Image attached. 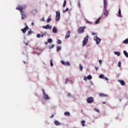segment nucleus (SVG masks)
Masks as SVG:
<instances>
[{"label":"nucleus","instance_id":"nucleus-8","mask_svg":"<svg viewBox=\"0 0 128 128\" xmlns=\"http://www.w3.org/2000/svg\"><path fill=\"white\" fill-rule=\"evenodd\" d=\"M16 10H19L20 12H22V10H24V7L18 6L16 8Z\"/></svg>","mask_w":128,"mask_h":128},{"label":"nucleus","instance_id":"nucleus-1","mask_svg":"<svg viewBox=\"0 0 128 128\" xmlns=\"http://www.w3.org/2000/svg\"><path fill=\"white\" fill-rule=\"evenodd\" d=\"M88 42V36H85L82 41V44H83L84 46H86V44H87Z\"/></svg>","mask_w":128,"mask_h":128},{"label":"nucleus","instance_id":"nucleus-46","mask_svg":"<svg viewBox=\"0 0 128 128\" xmlns=\"http://www.w3.org/2000/svg\"><path fill=\"white\" fill-rule=\"evenodd\" d=\"M71 96V95H70V92H68V94H67V96Z\"/></svg>","mask_w":128,"mask_h":128},{"label":"nucleus","instance_id":"nucleus-42","mask_svg":"<svg viewBox=\"0 0 128 128\" xmlns=\"http://www.w3.org/2000/svg\"><path fill=\"white\" fill-rule=\"evenodd\" d=\"M95 70H99L98 67V66H95Z\"/></svg>","mask_w":128,"mask_h":128},{"label":"nucleus","instance_id":"nucleus-23","mask_svg":"<svg viewBox=\"0 0 128 128\" xmlns=\"http://www.w3.org/2000/svg\"><path fill=\"white\" fill-rule=\"evenodd\" d=\"M106 4H108V2H106V0H104V6L106 7Z\"/></svg>","mask_w":128,"mask_h":128},{"label":"nucleus","instance_id":"nucleus-28","mask_svg":"<svg viewBox=\"0 0 128 128\" xmlns=\"http://www.w3.org/2000/svg\"><path fill=\"white\" fill-rule=\"evenodd\" d=\"M54 44H52V46H49L48 48L50 50H52V48H54Z\"/></svg>","mask_w":128,"mask_h":128},{"label":"nucleus","instance_id":"nucleus-9","mask_svg":"<svg viewBox=\"0 0 128 128\" xmlns=\"http://www.w3.org/2000/svg\"><path fill=\"white\" fill-rule=\"evenodd\" d=\"M42 90L44 94V98H46V100H50V98L48 97V95L46 94V92H44V89H42Z\"/></svg>","mask_w":128,"mask_h":128},{"label":"nucleus","instance_id":"nucleus-31","mask_svg":"<svg viewBox=\"0 0 128 128\" xmlns=\"http://www.w3.org/2000/svg\"><path fill=\"white\" fill-rule=\"evenodd\" d=\"M94 110L96 112H100V110L98 108H94Z\"/></svg>","mask_w":128,"mask_h":128},{"label":"nucleus","instance_id":"nucleus-16","mask_svg":"<svg viewBox=\"0 0 128 128\" xmlns=\"http://www.w3.org/2000/svg\"><path fill=\"white\" fill-rule=\"evenodd\" d=\"M99 96L106 97V96H108V95L106 94H99Z\"/></svg>","mask_w":128,"mask_h":128},{"label":"nucleus","instance_id":"nucleus-54","mask_svg":"<svg viewBox=\"0 0 128 128\" xmlns=\"http://www.w3.org/2000/svg\"><path fill=\"white\" fill-rule=\"evenodd\" d=\"M44 36V34L42 35L41 37L42 38Z\"/></svg>","mask_w":128,"mask_h":128},{"label":"nucleus","instance_id":"nucleus-7","mask_svg":"<svg viewBox=\"0 0 128 128\" xmlns=\"http://www.w3.org/2000/svg\"><path fill=\"white\" fill-rule=\"evenodd\" d=\"M94 40H96V44H100V40H100V38H98V36H94Z\"/></svg>","mask_w":128,"mask_h":128},{"label":"nucleus","instance_id":"nucleus-56","mask_svg":"<svg viewBox=\"0 0 128 128\" xmlns=\"http://www.w3.org/2000/svg\"><path fill=\"white\" fill-rule=\"evenodd\" d=\"M48 44V42H46V44Z\"/></svg>","mask_w":128,"mask_h":128},{"label":"nucleus","instance_id":"nucleus-17","mask_svg":"<svg viewBox=\"0 0 128 128\" xmlns=\"http://www.w3.org/2000/svg\"><path fill=\"white\" fill-rule=\"evenodd\" d=\"M52 32H54V34H56V33L58 32V29H56V27H54L52 29Z\"/></svg>","mask_w":128,"mask_h":128},{"label":"nucleus","instance_id":"nucleus-15","mask_svg":"<svg viewBox=\"0 0 128 128\" xmlns=\"http://www.w3.org/2000/svg\"><path fill=\"white\" fill-rule=\"evenodd\" d=\"M54 124L56 126H60V122L58 120H55Z\"/></svg>","mask_w":128,"mask_h":128},{"label":"nucleus","instance_id":"nucleus-45","mask_svg":"<svg viewBox=\"0 0 128 128\" xmlns=\"http://www.w3.org/2000/svg\"><path fill=\"white\" fill-rule=\"evenodd\" d=\"M40 20H41L42 22H44V17H43V18Z\"/></svg>","mask_w":128,"mask_h":128},{"label":"nucleus","instance_id":"nucleus-33","mask_svg":"<svg viewBox=\"0 0 128 128\" xmlns=\"http://www.w3.org/2000/svg\"><path fill=\"white\" fill-rule=\"evenodd\" d=\"M48 42L50 44V42H52V38H49V39H48Z\"/></svg>","mask_w":128,"mask_h":128},{"label":"nucleus","instance_id":"nucleus-53","mask_svg":"<svg viewBox=\"0 0 128 128\" xmlns=\"http://www.w3.org/2000/svg\"><path fill=\"white\" fill-rule=\"evenodd\" d=\"M26 46H28V42L26 43Z\"/></svg>","mask_w":128,"mask_h":128},{"label":"nucleus","instance_id":"nucleus-18","mask_svg":"<svg viewBox=\"0 0 128 128\" xmlns=\"http://www.w3.org/2000/svg\"><path fill=\"white\" fill-rule=\"evenodd\" d=\"M64 114V116H70V114L68 112H65Z\"/></svg>","mask_w":128,"mask_h":128},{"label":"nucleus","instance_id":"nucleus-40","mask_svg":"<svg viewBox=\"0 0 128 128\" xmlns=\"http://www.w3.org/2000/svg\"><path fill=\"white\" fill-rule=\"evenodd\" d=\"M68 82V78H66L65 84H66Z\"/></svg>","mask_w":128,"mask_h":128},{"label":"nucleus","instance_id":"nucleus-32","mask_svg":"<svg viewBox=\"0 0 128 128\" xmlns=\"http://www.w3.org/2000/svg\"><path fill=\"white\" fill-rule=\"evenodd\" d=\"M87 78H88V80H92V76L88 75L87 76Z\"/></svg>","mask_w":128,"mask_h":128},{"label":"nucleus","instance_id":"nucleus-47","mask_svg":"<svg viewBox=\"0 0 128 128\" xmlns=\"http://www.w3.org/2000/svg\"><path fill=\"white\" fill-rule=\"evenodd\" d=\"M102 60H99V63L100 64H102Z\"/></svg>","mask_w":128,"mask_h":128},{"label":"nucleus","instance_id":"nucleus-34","mask_svg":"<svg viewBox=\"0 0 128 128\" xmlns=\"http://www.w3.org/2000/svg\"><path fill=\"white\" fill-rule=\"evenodd\" d=\"M50 64L51 66H54V64H52V60H50Z\"/></svg>","mask_w":128,"mask_h":128},{"label":"nucleus","instance_id":"nucleus-48","mask_svg":"<svg viewBox=\"0 0 128 128\" xmlns=\"http://www.w3.org/2000/svg\"><path fill=\"white\" fill-rule=\"evenodd\" d=\"M92 36H96V34L94 32H92Z\"/></svg>","mask_w":128,"mask_h":128},{"label":"nucleus","instance_id":"nucleus-41","mask_svg":"<svg viewBox=\"0 0 128 128\" xmlns=\"http://www.w3.org/2000/svg\"><path fill=\"white\" fill-rule=\"evenodd\" d=\"M36 36H37V38H40L41 35H40V34H38L36 35Z\"/></svg>","mask_w":128,"mask_h":128},{"label":"nucleus","instance_id":"nucleus-12","mask_svg":"<svg viewBox=\"0 0 128 128\" xmlns=\"http://www.w3.org/2000/svg\"><path fill=\"white\" fill-rule=\"evenodd\" d=\"M28 26L26 25V27L24 28L21 29V30L22 32L24 34V32H26V30H28Z\"/></svg>","mask_w":128,"mask_h":128},{"label":"nucleus","instance_id":"nucleus-25","mask_svg":"<svg viewBox=\"0 0 128 128\" xmlns=\"http://www.w3.org/2000/svg\"><path fill=\"white\" fill-rule=\"evenodd\" d=\"M100 78H104V75L102 74H100L99 76Z\"/></svg>","mask_w":128,"mask_h":128},{"label":"nucleus","instance_id":"nucleus-50","mask_svg":"<svg viewBox=\"0 0 128 128\" xmlns=\"http://www.w3.org/2000/svg\"><path fill=\"white\" fill-rule=\"evenodd\" d=\"M28 34H32V32H28Z\"/></svg>","mask_w":128,"mask_h":128},{"label":"nucleus","instance_id":"nucleus-24","mask_svg":"<svg viewBox=\"0 0 128 128\" xmlns=\"http://www.w3.org/2000/svg\"><path fill=\"white\" fill-rule=\"evenodd\" d=\"M100 18H98L97 20L96 21V24H100Z\"/></svg>","mask_w":128,"mask_h":128},{"label":"nucleus","instance_id":"nucleus-10","mask_svg":"<svg viewBox=\"0 0 128 128\" xmlns=\"http://www.w3.org/2000/svg\"><path fill=\"white\" fill-rule=\"evenodd\" d=\"M70 30H68L65 36V40H66L70 36Z\"/></svg>","mask_w":128,"mask_h":128},{"label":"nucleus","instance_id":"nucleus-2","mask_svg":"<svg viewBox=\"0 0 128 128\" xmlns=\"http://www.w3.org/2000/svg\"><path fill=\"white\" fill-rule=\"evenodd\" d=\"M60 11H56V22H58V20H60Z\"/></svg>","mask_w":128,"mask_h":128},{"label":"nucleus","instance_id":"nucleus-51","mask_svg":"<svg viewBox=\"0 0 128 128\" xmlns=\"http://www.w3.org/2000/svg\"><path fill=\"white\" fill-rule=\"evenodd\" d=\"M32 26H34V22H32Z\"/></svg>","mask_w":128,"mask_h":128},{"label":"nucleus","instance_id":"nucleus-14","mask_svg":"<svg viewBox=\"0 0 128 128\" xmlns=\"http://www.w3.org/2000/svg\"><path fill=\"white\" fill-rule=\"evenodd\" d=\"M118 18H122V11L120 10V8L118 10Z\"/></svg>","mask_w":128,"mask_h":128},{"label":"nucleus","instance_id":"nucleus-13","mask_svg":"<svg viewBox=\"0 0 128 128\" xmlns=\"http://www.w3.org/2000/svg\"><path fill=\"white\" fill-rule=\"evenodd\" d=\"M118 82H120L121 86H126V82L124 80H118Z\"/></svg>","mask_w":128,"mask_h":128},{"label":"nucleus","instance_id":"nucleus-29","mask_svg":"<svg viewBox=\"0 0 128 128\" xmlns=\"http://www.w3.org/2000/svg\"><path fill=\"white\" fill-rule=\"evenodd\" d=\"M66 0H64V4H63V8H64V6H66Z\"/></svg>","mask_w":128,"mask_h":128},{"label":"nucleus","instance_id":"nucleus-35","mask_svg":"<svg viewBox=\"0 0 128 128\" xmlns=\"http://www.w3.org/2000/svg\"><path fill=\"white\" fill-rule=\"evenodd\" d=\"M118 66L119 68H121V66H122V63L120 62H118Z\"/></svg>","mask_w":128,"mask_h":128},{"label":"nucleus","instance_id":"nucleus-11","mask_svg":"<svg viewBox=\"0 0 128 128\" xmlns=\"http://www.w3.org/2000/svg\"><path fill=\"white\" fill-rule=\"evenodd\" d=\"M42 28H44L45 30H50L52 28V26H50L49 24H48L46 26H43Z\"/></svg>","mask_w":128,"mask_h":128},{"label":"nucleus","instance_id":"nucleus-6","mask_svg":"<svg viewBox=\"0 0 128 128\" xmlns=\"http://www.w3.org/2000/svg\"><path fill=\"white\" fill-rule=\"evenodd\" d=\"M86 100L88 104H92V102H94V98L89 97L87 98Z\"/></svg>","mask_w":128,"mask_h":128},{"label":"nucleus","instance_id":"nucleus-21","mask_svg":"<svg viewBox=\"0 0 128 128\" xmlns=\"http://www.w3.org/2000/svg\"><path fill=\"white\" fill-rule=\"evenodd\" d=\"M124 56H126V58H128V52H126V51L124 50Z\"/></svg>","mask_w":128,"mask_h":128},{"label":"nucleus","instance_id":"nucleus-19","mask_svg":"<svg viewBox=\"0 0 128 128\" xmlns=\"http://www.w3.org/2000/svg\"><path fill=\"white\" fill-rule=\"evenodd\" d=\"M114 54H116V56H120V52H114Z\"/></svg>","mask_w":128,"mask_h":128},{"label":"nucleus","instance_id":"nucleus-52","mask_svg":"<svg viewBox=\"0 0 128 128\" xmlns=\"http://www.w3.org/2000/svg\"><path fill=\"white\" fill-rule=\"evenodd\" d=\"M102 104H106V102H102Z\"/></svg>","mask_w":128,"mask_h":128},{"label":"nucleus","instance_id":"nucleus-49","mask_svg":"<svg viewBox=\"0 0 128 128\" xmlns=\"http://www.w3.org/2000/svg\"><path fill=\"white\" fill-rule=\"evenodd\" d=\"M50 118H54V114L52 115Z\"/></svg>","mask_w":128,"mask_h":128},{"label":"nucleus","instance_id":"nucleus-37","mask_svg":"<svg viewBox=\"0 0 128 128\" xmlns=\"http://www.w3.org/2000/svg\"><path fill=\"white\" fill-rule=\"evenodd\" d=\"M80 70H83V68H82V64H80Z\"/></svg>","mask_w":128,"mask_h":128},{"label":"nucleus","instance_id":"nucleus-4","mask_svg":"<svg viewBox=\"0 0 128 128\" xmlns=\"http://www.w3.org/2000/svg\"><path fill=\"white\" fill-rule=\"evenodd\" d=\"M84 28H86V26H84L83 28L80 27L78 30V34L84 32Z\"/></svg>","mask_w":128,"mask_h":128},{"label":"nucleus","instance_id":"nucleus-55","mask_svg":"<svg viewBox=\"0 0 128 128\" xmlns=\"http://www.w3.org/2000/svg\"><path fill=\"white\" fill-rule=\"evenodd\" d=\"M23 62H24V64H26V62H24V61H23Z\"/></svg>","mask_w":128,"mask_h":128},{"label":"nucleus","instance_id":"nucleus-43","mask_svg":"<svg viewBox=\"0 0 128 128\" xmlns=\"http://www.w3.org/2000/svg\"><path fill=\"white\" fill-rule=\"evenodd\" d=\"M84 80L86 81V80H88V78H86V77H84Z\"/></svg>","mask_w":128,"mask_h":128},{"label":"nucleus","instance_id":"nucleus-44","mask_svg":"<svg viewBox=\"0 0 128 128\" xmlns=\"http://www.w3.org/2000/svg\"><path fill=\"white\" fill-rule=\"evenodd\" d=\"M104 80H108V78L104 76Z\"/></svg>","mask_w":128,"mask_h":128},{"label":"nucleus","instance_id":"nucleus-30","mask_svg":"<svg viewBox=\"0 0 128 128\" xmlns=\"http://www.w3.org/2000/svg\"><path fill=\"white\" fill-rule=\"evenodd\" d=\"M57 44H62V41L60 40H57Z\"/></svg>","mask_w":128,"mask_h":128},{"label":"nucleus","instance_id":"nucleus-27","mask_svg":"<svg viewBox=\"0 0 128 128\" xmlns=\"http://www.w3.org/2000/svg\"><path fill=\"white\" fill-rule=\"evenodd\" d=\"M65 66H70V63L68 62H66L65 63Z\"/></svg>","mask_w":128,"mask_h":128},{"label":"nucleus","instance_id":"nucleus-22","mask_svg":"<svg viewBox=\"0 0 128 128\" xmlns=\"http://www.w3.org/2000/svg\"><path fill=\"white\" fill-rule=\"evenodd\" d=\"M84 124H86V121L83 120L81 122V124H82V126H85Z\"/></svg>","mask_w":128,"mask_h":128},{"label":"nucleus","instance_id":"nucleus-36","mask_svg":"<svg viewBox=\"0 0 128 128\" xmlns=\"http://www.w3.org/2000/svg\"><path fill=\"white\" fill-rule=\"evenodd\" d=\"M61 64H62L64 66H66V62H64V61L61 60Z\"/></svg>","mask_w":128,"mask_h":128},{"label":"nucleus","instance_id":"nucleus-5","mask_svg":"<svg viewBox=\"0 0 128 128\" xmlns=\"http://www.w3.org/2000/svg\"><path fill=\"white\" fill-rule=\"evenodd\" d=\"M104 16H107L108 14V10H106V6H108V4H106V6H104Z\"/></svg>","mask_w":128,"mask_h":128},{"label":"nucleus","instance_id":"nucleus-20","mask_svg":"<svg viewBox=\"0 0 128 128\" xmlns=\"http://www.w3.org/2000/svg\"><path fill=\"white\" fill-rule=\"evenodd\" d=\"M123 44H128V39H126L123 41Z\"/></svg>","mask_w":128,"mask_h":128},{"label":"nucleus","instance_id":"nucleus-3","mask_svg":"<svg viewBox=\"0 0 128 128\" xmlns=\"http://www.w3.org/2000/svg\"><path fill=\"white\" fill-rule=\"evenodd\" d=\"M20 14L22 16H21L22 20H24V18H26V12H24L22 11V12H20Z\"/></svg>","mask_w":128,"mask_h":128},{"label":"nucleus","instance_id":"nucleus-26","mask_svg":"<svg viewBox=\"0 0 128 128\" xmlns=\"http://www.w3.org/2000/svg\"><path fill=\"white\" fill-rule=\"evenodd\" d=\"M62 50V47L60 46H57L56 47V52H58Z\"/></svg>","mask_w":128,"mask_h":128},{"label":"nucleus","instance_id":"nucleus-38","mask_svg":"<svg viewBox=\"0 0 128 128\" xmlns=\"http://www.w3.org/2000/svg\"><path fill=\"white\" fill-rule=\"evenodd\" d=\"M52 20V19L50 18H48L47 20H46V22H50Z\"/></svg>","mask_w":128,"mask_h":128},{"label":"nucleus","instance_id":"nucleus-39","mask_svg":"<svg viewBox=\"0 0 128 128\" xmlns=\"http://www.w3.org/2000/svg\"><path fill=\"white\" fill-rule=\"evenodd\" d=\"M68 8H66L65 10H63V12L64 14L66 12H68Z\"/></svg>","mask_w":128,"mask_h":128}]
</instances>
